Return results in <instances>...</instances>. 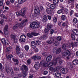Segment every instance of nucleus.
Listing matches in <instances>:
<instances>
[{
  "mask_svg": "<svg viewBox=\"0 0 78 78\" xmlns=\"http://www.w3.org/2000/svg\"><path fill=\"white\" fill-rule=\"evenodd\" d=\"M47 16L44 15V16H43L42 18V21H43L44 22H47Z\"/></svg>",
  "mask_w": 78,
  "mask_h": 78,
  "instance_id": "nucleus-20",
  "label": "nucleus"
},
{
  "mask_svg": "<svg viewBox=\"0 0 78 78\" xmlns=\"http://www.w3.org/2000/svg\"><path fill=\"white\" fill-rule=\"evenodd\" d=\"M36 44L37 45H39L41 44V41H37L36 42Z\"/></svg>",
  "mask_w": 78,
  "mask_h": 78,
  "instance_id": "nucleus-51",
  "label": "nucleus"
},
{
  "mask_svg": "<svg viewBox=\"0 0 78 78\" xmlns=\"http://www.w3.org/2000/svg\"><path fill=\"white\" fill-rule=\"evenodd\" d=\"M3 76H4L3 73H2L1 74H0V77H3Z\"/></svg>",
  "mask_w": 78,
  "mask_h": 78,
  "instance_id": "nucleus-63",
  "label": "nucleus"
},
{
  "mask_svg": "<svg viewBox=\"0 0 78 78\" xmlns=\"http://www.w3.org/2000/svg\"><path fill=\"white\" fill-rule=\"evenodd\" d=\"M27 0H19L18 2L19 4H22L23 3L25 2Z\"/></svg>",
  "mask_w": 78,
  "mask_h": 78,
  "instance_id": "nucleus-27",
  "label": "nucleus"
},
{
  "mask_svg": "<svg viewBox=\"0 0 78 78\" xmlns=\"http://www.w3.org/2000/svg\"><path fill=\"white\" fill-rule=\"evenodd\" d=\"M32 48H34L36 47V43L34 41H32L31 42Z\"/></svg>",
  "mask_w": 78,
  "mask_h": 78,
  "instance_id": "nucleus-18",
  "label": "nucleus"
},
{
  "mask_svg": "<svg viewBox=\"0 0 78 78\" xmlns=\"http://www.w3.org/2000/svg\"><path fill=\"white\" fill-rule=\"evenodd\" d=\"M50 32L51 34H53V33H54V30L53 29H51L50 30Z\"/></svg>",
  "mask_w": 78,
  "mask_h": 78,
  "instance_id": "nucleus-55",
  "label": "nucleus"
},
{
  "mask_svg": "<svg viewBox=\"0 0 78 78\" xmlns=\"http://www.w3.org/2000/svg\"><path fill=\"white\" fill-rule=\"evenodd\" d=\"M47 73H48V72L47 71H45L44 72V75H47Z\"/></svg>",
  "mask_w": 78,
  "mask_h": 78,
  "instance_id": "nucleus-62",
  "label": "nucleus"
},
{
  "mask_svg": "<svg viewBox=\"0 0 78 78\" xmlns=\"http://www.w3.org/2000/svg\"><path fill=\"white\" fill-rule=\"evenodd\" d=\"M27 11V8L25 7H23L21 9V11H18L16 12V14L17 16H21L23 17L25 15V12Z\"/></svg>",
  "mask_w": 78,
  "mask_h": 78,
  "instance_id": "nucleus-6",
  "label": "nucleus"
},
{
  "mask_svg": "<svg viewBox=\"0 0 78 78\" xmlns=\"http://www.w3.org/2000/svg\"><path fill=\"white\" fill-rule=\"evenodd\" d=\"M32 33H28L27 34V36L29 37H30V38H32L33 37V34H32Z\"/></svg>",
  "mask_w": 78,
  "mask_h": 78,
  "instance_id": "nucleus-29",
  "label": "nucleus"
},
{
  "mask_svg": "<svg viewBox=\"0 0 78 78\" xmlns=\"http://www.w3.org/2000/svg\"><path fill=\"white\" fill-rule=\"evenodd\" d=\"M55 75L56 77H61V73H59V72H57L55 74Z\"/></svg>",
  "mask_w": 78,
  "mask_h": 78,
  "instance_id": "nucleus-21",
  "label": "nucleus"
},
{
  "mask_svg": "<svg viewBox=\"0 0 78 78\" xmlns=\"http://www.w3.org/2000/svg\"><path fill=\"white\" fill-rule=\"evenodd\" d=\"M33 77V76L31 74H29V78H32Z\"/></svg>",
  "mask_w": 78,
  "mask_h": 78,
  "instance_id": "nucleus-57",
  "label": "nucleus"
},
{
  "mask_svg": "<svg viewBox=\"0 0 78 78\" xmlns=\"http://www.w3.org/2000/svg\"><path fill=\"white\" fill-rule=\"evenodd\" d=\"M68 71L66 68H62L61 69V72L63 74H66L67 73Z\"/></svg>",
  "mask_w": 78,
  "mask_h": 78,
  "instance_id": "nucleus-12",
  "label": "nucleus"
},
{
  "mask_svg": "<svg viewBox=\"0 0 78 78\" xmlns=\"http://www.w3.org/2000/svg\"><path fill=\"white\" fill-rule=\"evenodd\" d=\"M26 41V36L23 34L21 35L20 38V41L21 42H24Z\"/></svg>",
  "mask_w": 78,
  "mask_h": 78,
  "instance_id": "nucleus-9",
  "label": "nucleus"
},
{
  "mask_svg": "<svg viewBox=\"0 0 78 78\" xmlns=\"http://www.w3.org/2000/svg\"><path fill=\"white\" fill-rule=\"evenodd\" d=\"M16 53L18 55H19L20 54V48L18 46H17L16 47Z\"/></svg>",
  "mask_w": 78,
  "mask_h": 78,
  "instance_id": "nucleus-19",
  "label": "nucleus"
},
{
  "mask_svg": "<svg viewBox=\"0 0 78 78\" xmlns=\"http://www.w3.org/2000/svg\"><path fill=\"white\" fill-rule=\"evenodd\" d=\"M34 12L32 15V17L35 18V19L41 16V14H40V11L39 7H37V6L35 5L34 7Z\"/></svg>",
  "mask_w": 78,
  "mask_h": 78,
  "instance_id": "nucleus-2",
  "label": "nucleus"
},
{
  "mask_svg": "<svg viewBox=\"0 0 78 78\" xmlns=\"http://www.w3.org/2000/svg\"><path fill=\"white\" fill-rule=\"evenodd\" d=\"M67 66L69 67L71 70H72V69H73V66H72V64H70V63H68L67 64Z\"/></svg>",
  "mask_w": 78,
  "mask_h": 78,
  "instance_id": "nucleus-26",
  "label": "nucleus"
},
{
  "mask_svg": "<svg viewBox=\"0 0 78 78\" xmlns=\"http://www.w3.org/2000/svg\"><path fill=\"white\" fill-rule=\"evenodd\" d=\"M59 44V42L57 41H55V42H54V45L55 46H58Z\"/></svg>",
  "mask_w": 78,
  "mask_h": 78,
  "instance_id": "nucleus-37",
  "label": "nucleus"
},
{
  "mask_svg": "<svg viewBox=\"0 0 78 78\" xmlns=\"http://www.w3.org/2000/svg\"><path fill=\"white\" fill-rule=\"evenodd\" d=\"M49 70L50 71H51V72H55V69H54L52 67H50Z\"/></svg>",
  "mask_w": 78,
  "mask_h": 78,
  "instance_id": "nucleus-49",
  "label": "nucleus"
},
{
  "mask_svg": "<svg viewBox=\"0 0 78 78\" xmlns=\"http://www.w3.org/2000/svg\"><path fill=\"white\" fill-rule=\"evenodd\" d=\"M54 39H55L54 38H51L50 40H49L47 41V43H48L49 44H51V43L53 42Z\"/></svg>",
  "mask_w": 78,
  "mask_h": 78,
  "instance_id": "nucleus-22",
  "label": "nucleus"
},
{
  "mask_svg": "<svg viewBox=\"0 0 78 78\" xmlns=\"http://www.w3.org/2000/svg\"><path fill=\"white\" fill-rule=\"evenodd\" d=\"M5 70L7 73H9V71H10L9 66H5Z\"/></svg>",
  "mask_w": 78,
  "mask_h": 78,
  "instance_id": "nucleus-24",
  "label": "nucleus"
},
{
  "mask_svg": "<svg viewBox=\"0 0 78 78\" xmlns=\"http://www.w3.org/2000/svg\"><path fill=\"white\" fill-rule=\"evenodd\" d=\"M57 60L58 59H57L56 57H54L53 60L50 62L48 65V62H45V61L44 60H42L40 64L43 66L44 67H46L47 66H48V67H50L53 65H54V66L58 64Z\"/></svg>",
  "mask_w": 78,
  "mask_h": 78,
  "instance_id": "nucleus-1",
  "label": "nucleus"
},
{
  "mask_svg": "<svg viewBox=\"0 0 78 78\" xmlns=\"http://www.w3.org/2000/svg\"><path fill=\"white\" fill-rule=\"evenodd\" d=\"M2 42V43L4 46H6L8 44V41L7 40H5V39L2 38L1 39Z\"/></svg>",
  "mask_w": 78,
  "mask_h": 78,
  "instance_id": "nucleus-11",
  "label": "nucleus"
},
{
  "mask_svg": "<svg viewBox=\"0 0 78 78\" xmlns=\"http://www.w3.org/2000/svg\"><path fill=\"white\" fill-rule=\"evenodd\" d=\"M12 60L14 62H17L16 63V65H18V64H19V61L17 60V59H15L14 58H12Z\"/></svg>",
  "mask_w": 78,
  "mask_h": 78,
  "instance_id": "nucleus-32",
  "label": "nucleus"
},
{
  "mask_svg": "<svg viewBox=\"0 0 78 78\" xmlns=\"http://www.w3.org/2000/svg\"><path fill=\"white\" fill-rule=\"evenodd\" d=\"M10 71L12 73V74H14V72H13V69H11Z\"/></svg>",
  "mask_w": 78,
  "mask_h": 78,
  "instance_id": "nucleus-60",
  "label": "nucleus"
},
{
  "mask_svg": "<svg viewBox=\"0 0 78 78\" xmlns=\"http://www.w3.org/2000/svg\"><path fill=\"white\" fill-rule=\"evenodd\" d=\"M56 39L57 41H60L61 40V37L60 36L57 37Z\"/></svg>",
  "mask_w": 78,
  "mask_h": 78,
  "instance_id": "nucleus-46",
  "label": "nucleus"
},
{
  "mask_svg": "<svg viewBox=\"0 0 78 78\" xmlns=\"http://www.w3.org/2000/svg\"><path fill=\"white\" fill-rule=\"evenodd\" d=\"M61 51V49L59 48L56 50V54H59V53H60Z\"/></svg>",
  "mask_w": 78,
  "mask_h": 78,
  "instance_id": "nucleus-31",
  "label": "nucleus"
},
{
  "mask_svg": "<svg viewBox=\"0 0 78 78\" xmlns=\"http://www.w3.org/2000/svg\"><path fill=\"white\" fill-rule=\"evenodd\" d=\"M27 21V20H24L21 23H18L13 26L12 29L14 30H16L17 29V28L20 27V28H22L25 25V23H26Z\"/></svg>",
  "mask_w": 78,
  "mask_h": 78,
  "instance_id": "nucleus-5",
  "label": "nucleus"
},
{
  "mask_svg": "<svg viewBox=\"0 0 78 78\" xmlns=\"http://www.w3.org/2000/svg\"><path fill=\"white\" fill-rule=\"evenodd\" d=\"M24 48L26 50V51H28V50H29V48H30L29 46L28 45H25L24 46Z\"/></svg>",
  "mask_w": 78,
  "mask_h": 78,
  "instance_id": "nucleus-33",
  "label": "nucleus"
},
{
  "mask_svg": "<svg viewBox=\"0 0 78 78\" xmlns=\"http://www.w3.org/2000/svg\"><path fill=\"white\" fill-rule=\"evenodd\" d=\"M61 19L62 20H64L66 19V16L65 15H62V16Z\"/></svg>",
  "mask_w": 78,
  "mask_h": 78,
  "instance_id": "nucleus-53",
  "label": "nucleus"
},
{
  "mask_svg": "<svg viewBox=\"0 0 78 78\" xmlns=\"http://www.w3.org/2000/svg\"><path fill=\"white\" fill-rule=\"evenodd\" d=\"M65 53H66L67 55H68V56H70V55H71V53H70V51L68 50H66V52L64 51L62 54V56L64 58H66V55L65 54Z\"/></svg>",
  "mask_w": 78,
  "mask_h": 78,
  "instance_id": "nucleus-8",
  "label": "nucleus"
},
{
  "mask_svg": "<svg viewBox=\"0 0 78 78\" xmlns=\"http://www.w3.org/2000/svg\"><path fill=\"white\" fill-rule=\"evenodd\" d=\"M59 0H53V3L55 5H56L59 2Z\"/></svg>",
  "mask_w": 78,
  "mask_h": 78,
  "instance_id": "nucleus-35",
  "label": "nucleus"
},
{
  "mask_svg": "<svg viewBox=\"0 0 78 78\" xmlns=\"http://www.w3.org/2000/svg\"><path fill=\"white\" fill-rule=\"evenodd\" d=\"M73 63L74 66H76L78 64V60L76 59H75L73 61Z\"/></svg>",
  "mask_w": 78,
  "mask_h": 78,
  "instance_id": "nucleus-23",
  "label": "nucleus"
},
{
  "mask_svg": "<svg viewBox=\"0 0 78 78\" xmlns=\"http://www.w3.org/2000/svg\"><path fill=\"white\" fill-rule=\"evenodd\" d=\"M58 63L60 64H61L62 63V60H59Z\"/></svg>",
  "mask_w": 78,
  "mask_h": 78,
  "instance_id": "nucleus-59",
  "label": "nucleus"
},
{
  "mask_svg": "<svg viewBox=\"0 0 78 78\" xmlns=\"http://www.w3.org/2000/svg\"><path fill=\"white\" fill-rule=\"evenodd\" d=\"M32 48V49H33L34 50V51L35 52H38V51H39V49L36 48V47H35V48Z\"/></svg>",
  "mask_w": 78,
  "mask_h": 78,
  "instance_id": "nucleus-36",
  "label": "nucleus"
},
{
  "mask_svg": "<svg viewBox=\"0 0 78 78\" xmlns=\"http://www.w3.org/2000/svg\"><path fill=\"white\" fill-rule=\"evenodd\" d=\"M35 69L36 70H37L39 69V67L40 66V64L38 62H36L35 64Z\"/></svg>",
  "mask_w": 78,
  "mask_h": 78,
  "instance_id": "nucleus-14",
  "label": "nucleus"
},
{
  "mask_svg": "<svg viewBox=\"0 0 78 78\" xmlns=\"http://www.w3.org/2000/svg\"><path fill=\"white\" fill-rule=\"evenodd\" d=\"M3 20H2L0 22V23L1 24V25H3Z\"/></svg>",
  "mask_w": 78,
  "mask_h": 78,
  "instance_id": "nucleus-58",
  "label": "nucleus"
},
{
  "mask_svg": "<svg viewBox=\"0 0 78 78\" xmlns=\"http://www.w3.org/2000/svg\"><path fill=\"white\" fill-rule=\"evenodd\" d=\"M0 16L1 17L3 18V19H7V17H6L5 16L3 15V14L1 15Z\"/></svg>",
  "mask_w": 78,
  "mask_h": 78,
  "instance_id": "nucleus-47",
  "label": "nucleus"
},
{
  "mask_svg": "<svg viewBox=\"0 0 78 78\" xmlns=\"http://www.w3.org/2000/svg\"><path fill=\"white\" fill-rule=\"evenodd\" d=\"M30 26L32 28H38L40 27L41 24L39 22H33L31 23Z\"/></svg>",
  "mask_w": 78,
  "mask_h": 78,
  "instance_id": "nucleus-7",
  "label": "nucleus"
},
{
  "mask_svg": "<svg viewBox=\"0 0 78 78\" xmlns=\"http://www.w3.org/2000/svg\"><path fill=\"white\" fill-rule=\"evenodd\" d=\"M63 10L62 9H60L58 11L57 13L58 14H61Z\"/></svg>",
  "mask_w": 78,
  "mask_h": 78,
  "instance_id": "nucleus-48",
  "label": "nucleus"
},
{
  "mask_svg": "<svg viewBox=\"0 0 78 78\" xmlns=\"http://www.w3.org/2000/svg\"><path fill=\"white\" fill-rule=\"evenodd\" d=\"M31 59H29L27 60V62L28 64H31Z\"/></svg>",
  "mask_w": 78,
  "mask_h": 78,
  "instance_id": "nucleus-54",
  "label": "nucleus"
},
{
  "mask_svg": "<svg viewBox=\"0 0 78 78\" xmlns=\"http://www.w3.org/2000/svg\"><path fill=\"white\" fill-rule=\"evenodd\" d=\"M8 26L6 25L5 27L4 30V34L6 36H8L9 34V32L8 30Z\"/></svg>",
  "mask_w": 78,
  "mask_h": 78,
  "instance_id": "nucleus-10",
  "label": "nucleus"
},
{
  "mask_svg": "<svg viewBox=\"0 0 78 78\" xmlns=\"http://www.w3.org/2000/svg\"><path fill=\"white\" fill-rule=\"evenodd\" d=\"M46 12H48V14H51L52 12V10L51 9L48 8L46 9Z\"/></svg>",
  "mask_w": 78,
  "mask_h": 78,
  "instance_id": "nucleus-25",
  "label": "nucleus"
},
{
  "mask_svg": "<svg viewBox=\"0 0 78 78\" xmlns=\"http://www.w3.org/2000/svg\"><path fill=\"white\" fill-rule=\"evenodd\" d=\"M37 55H34L31 58L32 59H37Z\"/></svg>",
  "mask_w": 78,
  "mask_h": 78,
  "instance_id": "nucleus-39",
  "label": "nucleus"
},
{
  "mask_svg": "<svg viewBox=\"0 0 78 78\" xmlns=\"http://www.w3.org/2000/svg\"><path fill=\"white\" fill-rule=\"evenodd\" d=\"M47 55V53L46 52H43L42 53V55H41V56L43 57V56H45Z\"/></svg>",
  "mask_w": 78,
  "mask_h": 78,
  "instance_id": "nucleus-52",
  "label": "nucleus"
},
{
  "mask_svg": "<svg viewBox=\"0 0 78 78\" xmlns=\"http://www.w3.org/2000/svg\"><path fill=\"white\" fill-rule=\"evenodd\" d=\"M62 26L63 28H67L69 27V23L67 22H63L62 24Z\"/></svg>",
  "mask_w": 78,
  "mask_h": 78,
  "instance_id": "nucleus-13",
  "label": "nucleus"
},
{
  "mask_svg": "<svg viewBox=\"0 0 78 78\" xmlns=\"http://www.w3.org/2000/svg\"><path fill=\"white\" fill-rule=\"evenodd\" d=\"M13 58V56L11 55H9L7 57V58L9 59H11V58Z\"/></svg>",
  "mask_w": 78,
  "mask_h": 78,
  "instance_id": "nucleus-41",
  "label": "nucleus"
},
{
  "mask_svg": "<svg viewBox=\"0 0 78 78\" xmlns=\"http://www.w3.org/2000/svg\"><path fill=\"white\" fill-rule=\"evenodd\" d=\"M53 23H55L57 22V18L56 17H55L53 18Z\"/></svg>",
  "mask_w": 78,
  "mask_h": 78,
  "instance_id": "nucleus-34",
  "label": "nucleus"
},
{
  "mask_svg": "<svg viewBox=\"0 0 78 78\" xmlns=\"http://www.w3.org/2000/svg\"><path fill=\"white\" fill-rule=\"evenodd\" d=\"M14 70L15 71L17 72L19 70V69L17 68L16 67L14 68Z\"/></svg>",
  "mask_w": 78,
  "mask_h": 78,
  "instance_id": "nucleus-61",
  "label": "nucleus"
},
{
  "mask_svg": "<svg viewBox=\"0 0 78 78\" xmlns=\"http://www.w3.org/2000/svg\"><path fill=\"white\" fill-rule=\"evenodd\" d=\"M32 35H33V36H38V35H39V34L36 33L32 32Z\"/></svg>",
  "mask_w": 78,
  "mask_h": 78,
  "instance_id": "nucleus-40",
  "label": "nucleus"
},
{
  "mask_svg": "<svg viewBox=\"0 0 78 78\" xmlns=\"http://www.w3.org/2000/svg\"><path fill=\"white\" fill-rule=\"evenodd\" d=\"M13 39L14 42L16 43L17 42V38H14Z\"/></svg>",
  "mask_w": 78,
  "mask_h": 78,
  "instance_id": "nucleus-56",
  "label": "nucleus"
},
{
  "mask_svg": "<svg viewBox=\"0 0 78 78\" xmlns=\"http://www.w3.org/2000/svg\"><path fill=\"white\" fill-rule=\"evenodd\" d=\"M11 37L12 39H16V35L13 34L11 35Z\"/></svg>",
  "mask_w": 78,
  "mask_h": 78,
  "instance_id": "nucleus-43",
  "label": "nucleus"
},
{
  "mask_svg": "<svg viewBox=\"0 0 78 78\" xmlns=\"http://www.w3.org/2000/svg\"><path fill=\"white\" fill-rule=\"evenodd\" d=\"M53 27V25L51 24H48L47 25L46 28H45L44 30V33L46 34L44 35L43 37H40V39H45V38H47L48 36L49 35V33H48V31Z\"/></svg>",
  "mask_w": 78,
  "mask_h": 78,
  "instance_id": "nucleus-3",
  "label": "nucleus"
},
{
  "mask_svg": "<svg viewBox=\"0 0 78 78\" xmlns=\"http://www.w3.org/2000/svg\"><path fill=\"white\" fill-rule=\"evenodd\" d=\"M60 69L61 67H59V66H57L55 68L54 72H56V71H57V70H59Z\"/></svg>",
  "mask_w": 78,
  "mask_h": 78,
  "instance_id": "nucleus-38",
  "label": "nucleus"
},
{
  "mask_svg": "<svg viewBox=\"0 0 78 78\" xmlns=\"http://www.w3.org/2000/svg\"><path fill=\"white\" fill-rule=\"evenodd\" d=\"M73 22L74 23H76L78 22V20L76 18H74L73 20Z\"/></svg>",
  "mask_w": 78,
  "mask_h": 78,
  "instance_id": "nucleus-45",
  "label": "nucleus"
},
{
  "mask_svg": "<svg viewBox=\"0 0 78 78\" xmlns=\"http://www.w3.org/2000/svg\"><path fill=\"white\" fill-rule=\"evenodd\" d=\"M57 50V48H55L52 49L51 50V51L53 53H55V51Z\"/></svg>",
  "mask_w": 78,
  "mask_h": 78,
  "instance_id": "nucleus-42",
  "label": "nucleus"
},
{
  "mask_svg": "<svg viewBox=\"0 0 78 78\" xmlns=\"http://www.w3.org/2000/svg\"><path fill=\"white\" fill-rule=\"evenodd\" d=\"M76 30V33L75 34L76 35H78V30Z\"/></svg>",
  "mask_w": 78,
  "mask_h": 78,
  "instance_id": "nucleus-64",
  "label": "nucleus"
},
{
  "mask_svg": "<svg viewBox=\"0 0 78 78\" xmlns=\"http://www.w3.org/2000/svg\"><path fill=\"white\" fill-rule=\"evenodd\" d=\"M72 47V48H73L75 47H77L78 45V42H75L74 43H71Z\"/></svg>",
  "mask_w": 78,
  "mask_h": 78,
  "instance_id": "nucleus-17",
  "label": "nucleus"
},
{
  "mask_svg": "<svg viewBox=\"0 0 78 78\" xmlns=\"http://www.w3.org/2000/svg\"><path fill=\"white\" fill-rule=\"evenodd\" d=\"M71 37L73 40H75V35H74L73 34H71Z\"/></svg>",
  "mask_w": 78,
  "mask_h": 78,
  "instance_id": "nucleus-44",
  "label": "nucleus"
},
{
  "mask_svg": "<svg viewBox=\"0 0 78 78\" xmlns=\"http://www.w3.org/2000/svg\"><path fill=\"white\" fill-rule=\"evenodd\" d=\"M20 69L22 71V74H20L19 75L20 77L23 76L25 77L27 76V72H28V68L25 65H23L22 67H21Z\"/></svg>",
  "mask_w": 78,
  "mask_h": 78,
  "instance_id": "nucleus-4",
  "label": "nucleus"
},
{
  "mask_svg": "<svg viewBox=\"0 0 78 78\" xmlns=\"http://www.w3.org/2000/svg\"><path fill=\"white\" fill-rule=\"evenodd\" d=\"M50 7L52 9H54L56 8V6L54 5L51 4L50 5Z\"/></svg>",
  "mask_w": 78,
  "mask_h": 78,
  "instance_id": "nucleus-30",
  "label": "nucleus"
},
{
  "mask_svg": "<svg viewBox=\"0 0 78 78\" xmlns=\"http://www.w3.org/2000/svg\"><path fill=\"white\" fill-rule=\"evenodd\" d=\"M62 48L63 50H65V51H66V50L67 49V47L66 46V44H63L62 46Z\"/></svg>",
  "mask_w": 78,
  "mask_h": 78,
  "instance_id": "nucleus-28",
  "label": "nucleus"
},
{
  "mask_svg": "<svg viewBox=\"0 0 78 78\" xmlns=\"http://www.w3.org/2000/svg\"><path fill=\"white\" fill-rule=\"evenodd\" d=\"M4 68L2 66V64L0 63V70H3Z\"/></svg>",
  "mask_w": 78,
  "mask_h": 78,
  "instance_id": "nucleus-50",
  "label": "nucleus"
},
{
  "mask_svg": "<svg viewBox=\"0 0 78 78\" xmlns=\"http://www.w3.org/2000/svg\"><path fill=\"white\" fill-rule=\"evenodd\" d=\"M12 49V48L11 46L7 47L6 49V51L7 53H8V54H9Z\"/></svg>",
  "mask_w": 78,
  "mask_h": 78,
  "instance_id": "nucleus-15",
  "label": "nucleus"
},
{
  "mask_svg": "<svg viewBox=\"0 0 78 78\" xmlns=\"http://www.w3.org/2000/svg\"><path fill=\"white\" fill-rule=\"evenodd\" d=\"M52 56L49 55L47 56L46 58V61L47 62H50L52 59Z\"/></svg>",
  "mask_w": 78,
  "mask_h": 78,
  "instance_id": "nucleus-16",
  "label": "nucleus"
}]
</instances>
